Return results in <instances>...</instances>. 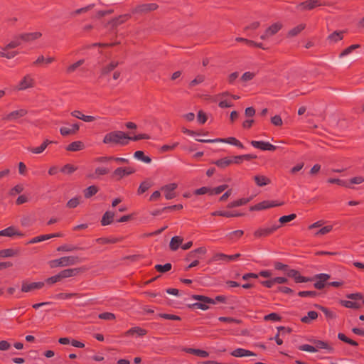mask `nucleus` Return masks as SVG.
Returning a JSON list of instances; mask_svg holds the SVG:
<instances>
[{"label":"nucleus","mask_w":364,"mask_h":364,"mask_svg":"<svg viewBox=\"0 0 364 364\" xmlns=\"http://www.w3.org/2000/svg\"><path fill=\"white\" fill-rule=\"evenodd\" d=\"M127 138L129 136L121 131H114L107 134L103 139L105 144H117L120 145L127 144Z\"/></svg>","instance_id":"obj_1"},{"label":"nucleus","mask_w":364,"mask_h":364,"mask_svg":"<svg viewBox=\"0 0 364 364\" xmlns=\"http://www.w3.org/2000/svg\"><path fill=\"white\" fill-rule=\"evenodd\" d=\"M78 262V258L75 256L62 257L59 259L48 262L50 268L64 267L75 265Z\"/></svg>","instance_id":"obj_2"},{"label":"nucleus","mask_w":364,"mask_h":364,"mask_svg":"<svg viewBox=\"0 0 364 364\" xmlns=\"http://www.w3.org/2000/svg\"><path fill=\"white\" fill-rule=\"evenodd\" d=\"M326 5L321 0H306L299 3L296 8L300 11H310L317 7Z\"/></svg>","instance_id":"obj_3"},{"label":"nucleus","mask_w":364,"mask_h":364,"mask_svg":"<svg viewBox=\"0 0 364 364\" xmlns=\"http://www.w3.org/2000/svg\"><path fill=\"white\" fill-rule=\"evenodd\" d=\"M196 140L200 142H203V143L223 142V143H228L230 144L235 145L240 148H243V145L242 144V143L234 137H229L227 139H197Z\"/></svg>","instance_id":"obj_4"},{"label":"nucleus","mask_w":364,"mask_h":364,"mask_svg":"<svg viewBox=\"0 0 364 364\" xmlns=\"http://www.w3.org/2000/svg\"><path fill=\"white\" fill-rule=\"evenodd\" d=\"M178 185L176 183H171L164 185L161 187V191L164 192L165 198L167 200H171L176 197L174 191L177 188Z\"/></svg>","instance_id":"obj_5"},{"label":"nucleus","mask_w":364,"mask_h":364,"mask_svg":"<svg viewBox=\"0 0 364 364\" xmlns=\"http://www.w3.org/2000/svg\"><path fill=\"white\" fill-rule=\"evenodd\" d=\"M282 27V23H275L272 24V26H269L264 33L260 36V38L262 40H267L270 36L276 34Z\"/></svg>","instance_id":"obj_6"},{"label":"nucleus","mask_w":364,"mask_h":364,"mask_svg":"<svg viewBox=\"0 0 364 364\" xmlns=\"http://www.w3.org/2000/svg\"><path fill=\"white\" fill-rule=\"evenodd\" d=\"M158 8L156 4H145L136 6L133 9L132 12L134 14H144L151 11H154Z\"/></svg>","instance_id":"obj_7"},{"label":"nucleus","mask_w":364,"mask_h":364,"mask_svg":"<svg viewBox=\"0 0 364 364\" xmlns=\"http://www.w3.org/2000/svg\"><path fill=\"white\" fill-rule=\"evenodd\" d=\"M43 286L44 283L41 282L28 283L23 281L22 282L21 291L25 293L31 292L35 289H41Z\"/></svg>","instance_id":"obj_8"},{"label":"nucleus","mask_w":364,"mask_h":364,"mask_svg":"<svg viewBox=\"0 0 364 364\" xmlns=\"http://www.w3.org/2000/svg\"><path fill=\"white\" fill-rule=\"evenodd\" d=\"M33 78L30 75H27L21 80L16 89L18 90H24L27 88L33 87Z\"/></svg>","instance_id":"obj_9"},{"label":"nucleus","mask_w":364,"mask_h":364,"mask_svg":"<svg viewBox=\"0 0 364 364\" xmlns=\"http://www.w3.org/2000/svg\"><path fill=\"white\" fill-rule=\"evenodd\" d=\"M28 113L27 109L24 108L19 109L18 110H15L7 114L4 119L9 121L16 120L20 117L25 116Z\"/></svg>","instance_id":"obj_10"},{"label":"nucleus","mask_w":364,"mask_h":364,"mask_svg":"<svg viewBox=\"0 0 364 364\" xmlns=\"http://www.w3.org/2000/svg\"><path fill=\"white\" fill-rule=\"evenodd\" d=\"M231 355L237 358L255 356L256 354L250 350L244 348H237L231 352Z\"/></svg>","instance_id":"obj_11"},{"label":"nucleus","mask_w":364,"mask_h":364,"mask_svg":"<svg viewBox=\"0 0 364 364\" xmlns=\"http://www.w3.org/2000/svg\"><path fill=\"white\" fill-rule=\"evenodd\" d=\"M330 278V276L327 274H319L316 276V282L314 286L316 289H321L323 288L325 285V282H326Z\"/></svg>","instance_id":"obj_12"},{"label":"nucleus","mask_w":364,"mask_h":364,"mask_svg":"<svg viewBox=\"0 0 364 364\" xmlns=\"http://www.w3.org/2000/svg\"><path fill=\"white\" fill-rule=\"evenodd\" d=\"M42 36L41 32L24 33L19 36V38L26 42L32 41L39 38Z\"/></svg>","instance_id":"obj_13"},{"label":"nucleus","mask_w":364,"mask_h":364,"mask_svg":"<svg viewBox=\"0 0 364 364\" xmlns=\"http://www.w3.org/2000/svg\"><path fill=\"white\" fill-rule=\"evenodd\" d=\"M282 203H275L274 202L270 201H263L262 203H259L257 204L256 205L251 208L252 210H264L269 208L280 205Z\"/></svg>","instance_id":"obj_14"},{"label":"nucleus","mask_w":364,"mask_h":364,"mask_svg":"<svg viewBox=\"0 0 364 364\" xmlns=\"http://www.w3.org/2000/svg\"><path fill=\"white\" fill-rule=\"evenodd\" d=\"M286 274L287 277L293 278L296 282H306L308 279L299 274L295 269H289L287 271Z\"/></svg>","instance_id":"obj_15"},{"label":"nucleus","mask_w":364,"mask_h":364,"mask_svg":"<svg viewBox=\"0 0 364 364\" xmlns=\"http://www.w3.org/2000/svg\"><path fill=\"white\" fill-rule=\"evenodd\" d=\"M14 235L23 236V235L18 232L14 226H10L0 231V236L13 237Z\"/></svg>","instance_id":"obj_16"},{"label":"nucleus","mask_w":364,"mask_h":364,"mask_svg":"<svg viewBox=\"0 0 364 364\" xmlns=\"http://www.w3.org/2000/svg\"><path fill=\"white\" fill-rule=\"evenodd\" d=\"M240 256V254H235L234 255H227L223 253H217L213 257L212 260L213 261H218V260L231 261V260L238 258Z\"/></svg>","instance_id":"obj_17"},{"label":"nucleus","mask_w":364,"mask_h":364,"mask_svg":"<svg viewBox=\"0 0 364 364\" xmlns=\"http://www.w3.org/2000/svg\"><path fill=\"white\" fill-rule=\"evenodd\" d=\"M80 272V269H66L61 271L60 273L61 279L68 278L76 276Z\"/></svg>","instance_id":"obj_18"},{"label":"nucleus","mask_w":364,"mask_h":364,"mask_svg":"<svg viewBox=\"0 0 364 364\" xmlns=\"http://www.w3.org/2000/svg\"><path fill=\"white\" fill-rule=\"evenodd\" d=\"M85 149V144L80 141H75L70 144L66 149L70 151H77Z\"/></svg>","instance_id":"obj_19"},{"label":"nucleus","mask_w":364,"mask_h":364,"mask_svg":"<svg viewBox=\"0 0 364 364\" xmlns=\"http://www.w3.org/2000/svg\"><path fill=\"white\" fill-rule=\"evenodd\" d=\"M183 240L179 236H174L171 238L169 247L171 250L176 251L178 247L182 244Z\"/></svg>","instance_id":"obj_20"},{"label":"nucleus","mask_w":364,"mask_h":364,"mask_svg":"<svg viewBox=\"0 0 364 364\" xmlns=\"http://www.w3.org/2000/svg\"><path fill=\"white\" fill-rule=\"evenodd\" d=\"M79 130V125L75 124L73 125L71 129L67 127H61L60 129V132L63 136H67L69 134H75Z\"/></svg>","instance_id":"obj_21"},{"label":"nucleus","mask_w":364,"mask_h":364,"mask_svg":"<svg viewBox=\"0 0 364 364\" xmlns=\"http://www.w3.org/2000/svg\"><path fill=\"white\" fill-rule=\"evenodd\" d=\"M254 180L258 186H264L270 183L271 181L269 178L262 176L257 175L254 177Z\"/></svg>","instance_id":"obj_22"},{"label":"nucleus","mask_w":364,"mask_h":364,"mask_svg":"<svg viewBox=\"0 0 364 364\" xmlns=\"http://www.w3.org/2000/svg\"><path fill=\"white\" fill-rule=\"evenodd\" d=\"M343 31H335L330 34L327 39L331 43H336L343 39Z\"/></svg>","instance_id":"obj_23"},{"label":"nucleus","mask_w":364,"mask_h":364,"mask_svg":"<svg viewBox=\"0 0 364 364\" xmlns=\"http://www.w3.org/2000/svg\"><path fill=\"white\" fill-rule=\"evenodd\" d=\"M52 141L46 139L43 141V143L38 147L29 148L28 150L31 151L33 154H41L42 153L48 146V144H51Z\"/></svg>","instance_id":"obj_24"},{"label":"nucleus","mask_w":364,"mask_h":364,"mask_svg":"<svg viewBox=\"0 0 364 364\" xmlns=\"http://www.w3.org/2000/svg\"><path fill=\"white\" fill-rule=\"evenodd\" d=\"M114 217V213L111 211H107L105 213L101 223L102 225H107L112 223L113 218Z\"/></svg>","instance_id":"obj_25"},{"label":"nucleus","mask_w":364,"mask_h":364,"mask_svg":"<svg viewBox=\"0 0 364 364\" xmlns=\"http://www.w3.org/2000/svg\"><path fill=\"white\" fill-rule=\"evenodd\" d=\"M184 350L188 353H192L201 358H207L209 355L207 351L200 349L185 348Z\"/></svg>","instance_id":"obj_26"},{"label":"nucleus","mask_w":364,"mask_h":364,"mask_svg":"<svg viewBox=\"0 0 364 364\" xmlns=\"http://www.w3.org/2000/svg\"><path fill=\"white\" fill-rule=\"evenodd\" d=\"M129 18V14L120 15L118 17L113 18L109 23L113 26H117L122 23L125 22Z\"/></svg>","instance_id":"obj_27"},{"label":"nucleus","mask_w":364,"mask_h":364,"mask_svg":"<svg viewBox=\"0 0 364 364\" xmlns=\"http://www.w3.org/2000/svg\"><path fill=\"white\" fill-rule=\"evenodd\" d=\"M306 27V25L304 23H301L293 28L290 29L288 32L289 37H294L297 36L300 32H301Z\"/></svg>","instance_id":"obj_28"},{"label":"nucleus","mask_w":364,"mask_h":364,"mask_svg":"<svg viewBox=\"0 0 364 364\" xmlns=\"http://www.w3.org/2000/svg\"><path fill=\"white\" fill-rule=\"evenodd\" d=\"M119 65L118 61L112 60L102 69V74L107 75Z\"/></svg>","instance_id":"obj_29"},{"label":"nucleus","mask_w":364,"mask_h":364,"mask_svg":"<svg viewBox=\"0 0 364 364\" xmlns=\"http://www.w3.org/2000/svg\"><path fill=\"white\" fill-rule=\"evenodd\" d=\"M270 228H260L255 231L254 235L256 237H266L271 234Z\"/></svg>","instance_id":"obj_30"},{"label":"nucleus","mask_w":364,"mask_h":364,"mask_svg":"<svg viewBox=\"0 0 364 364\" xmlns=\"http://www.w3.org/2000/svg\"><path fill=\"white\" fill-rule=\"evenodd\" d=\"M317 317H318L317 312H316L314 311H311L308 312L307 316L302 317L301 321L303 323H309L311 321L316 319Z\"/></svg>","instance_id":"obj_31"},{"label":"nucleus","mask_w":364,"mask_h":364,"mask_svg":"<svg viewBox=\"0 0 364 364\" xmlns=\"http://www.w3.org/2000/svg\"><path fill=\"white\" fill-rule=\"evenodd\" d=\"M55 235H44L38 236V237H33V239H31L28 243V244H34V243L43 242L44 240L55 237Z\"/></svg>","instance_id":"obj_32"},{"label":"nucleus","mask_w":364,"mask_h":364,"mask_svg":"<svg viewBox=\"0 0 364 364\" xmlns=\"http://www.w3.org/2000/svg\"><path fill=\"white\" fill-rule=\"evenodd\" d=\"M98 188L95 186H90L84 191V196L86 198H89L96 194Z\"/></svg>","instance_id":"obj_33"},{"label":"nucleus","mask_w":364,"mask_h":364,"mask_svg":"<svg viewBox=\"0 0 364 364\" xmlns=\"http://www.w3.org/2000/svg\"><path fill=\"white\" fill-rule=\"evenodd\" d=\"M314 345L317 350L318 349H326L328 352H332L333 348L330 347L327 343L322 341H316L314 342Z\"/></svg>","instance_id":"obj_34"},{"label":"nucleus","mask_w":364,"mask_h":364,"mask_svg":"<svg viewBox=\"0 0 364 364\" xmlns=\"http://www.w3.org/2000/svg\"><path fill=\"white\" fill-rule=\"evenodd\" d=\"M109 170L104 167H97L95 168V174H90L88 176L90 178H95V176H102L108 173Z\"/></svg>","instance_id":"obj_35"},{"label":"nucleus","mask_w":364,"mask_h":364,"mask_svg":"<svg viewBox=\"0 0 364 364\" xmlns=\"http://www.w3.org/2000/svg\"><path fill=\"white\" fill-rule=\"evenodd\" d=\"M79 248L77 246H75V245H61V246L58 247L57 248V250L60 251V252H69L75 251V250H77Z\"/></svg>","instance_id":"obj_36"},{"label":"nucleus","mask_w":364,"mask_h":364,"mask_svg":"<svg viewBox=\"0 0 364 364\" xmlns=\"http://www.w3.org/2000/svg\"><path fill=\"white\" fill-rule=\"evenodd\" d=\"M16 255V251L13 249H5L0 251V257H11Z\"/></svg>","instance_id":"obj_37"},{"label":"nucleus","mask_w":364,"mask_h":364,"mask_svg":"<svg viewBox=\"0 0 364 364\" xmlns=\"http://www.w3.org/2000/svg\"><path fill=\"white\" fill-rule=\"evenodd\" d=\"M248 201H249V199H245V198L239 199V200H237L230 203L228 205V208H235V207H239V206L246 204Z\"/></svg>","instance_id":"obj_38"},{"label":"nucleus","mask_w":364,"mask_h":364,"mask_svg":"<svg viewBox=\"0 0 364 364\" xmlns=\"http://www.w3.org/2000/svg\"><path fill=\"white\" fill-rule=\"evenodd\" d=\"M134 333H136L139 336H144L146 333V331L139 327H134L129 329L126 333L127 335H133Z\"/></svg>","instance_id":"obj_39"},{"label":"nucleus","mask_w":364,"mask_h":364,"mask_svg":"<svg viewBox=\"0 0 364 364\" xmlns=\"http://www.w3.org/2000/svg\"><path fill=\"white\" fill-rule=\"evenodd\" d=\"M232 161L231 159H228L227 158H224L220 160H218L215 162V164L220 168H225L232 164Z\"/></svg>","instance_id":"obj_40"},{"label":"nucleus","mask_w":364,"mask_h":364,"mask_svg":"<svg viewBox=\"0 0 364 364\" xmlns=\"http://www.w3.org/2000/svg\"><path fill=\"white\" fill-rule=\"evenodd\" d=\"M24 187L22 184H17L9 191V195L14 196L23 192Z\"/></svg>","instance_id":"obj_41"},{"label":"nucleus","mask_w":364,"mask_h":364,"mask_svg":"<svg viewBox=\"0 0 364 364\" xmlns=\"http://www.w3.org/2000/svg\"><path fill=\"white\" fill-rule=\"evenodd\" d=\"M80 197L73 198L68 201L66 206L69 208H74L80 204Z\"/></svg>","instance_id":"obj_42"},{"label":"nucleus","mask_w":364,"mask_h":364,"mask_svg":"<svg viewBox=\"0 0 364 364\" xmlns=\"http://www.w3.org/2000/svg\"><path fill=\"white\" fill-rule=\"evenodd\" d=\"M318 308L324 313L325 316L328 319H334L336 318V314L334 312L328 310V309L321 306H318Z\"/></svg>","instance_id":"obj_43"},{"label":"nucleus","mask_w":364,"mask_h":364,"mask_svg":"<svg viewBox=\"0 0 364 364\" xmlns=\"http://www.w3.org/2000/svg\"><path fill=\"white\" fill-rule=\"evenodd\" d=\"M21 45V42L18 41H11L7 43L4 47L1 48L2 50L7 51L9 50L15 48Z\"/></svg>","instance_id":"obj_44"},{"label":"nucleus","mask_w":364,"mask_h":364,"mask_svg":"<svg viewBox=\"0 0 364 364\" xmlns=\"http://www.w3.org/2000/svg\"><path fill=\"white\" fill-rule=\"evenodd\" d=\"M360 47L359 44H355L349 46L348 48H346L340 55V58H343L348 55H349L353 50L355 48H358Z\"/></svg>","instance_id":"obj_45"},{"label":"nucleus","mask_w":364,"mask_h":364,"mask_svg":"<svg viewBox=\"0 0 364 364\" xmlns=\"http://www.w3.org/2000/svg\"><path fill=\"white\" fill-rule=\"evenodd\" d=\"M17 51H11L10 50L7 51H0V56L4 57L7 59H11L14 58L16 55H18Z\"/></svg>","instance_id":"obj_46"},{"label":"nucleus","mask_w":364,"mask_h":364,"mask_svg":"<svg viewBox=\"0 0 364 364\" xmlns=\"http://www.w3.org/2000/svg\"><path fill=\"white\" fill-rule=\"evenodd\" d=\"M84 63V60H80L77 61L76 63L70 65L67 68V73H73L79 66L82 65Z\"/></svg>","instance_id":"obj_47"},{"label":"nucleus","mask_w":364,"mask_h":364,"mask_svg":"<svg viewBox=\"0 0 364 364\" xmlns=\"http://www.w3.org/2000/svg\"><path fill=\"white\" fill-rule=\"evenodd\" d=\"M341 303L343 306H344L346 308L359 309L360 307V306L358 304H357L355 302L350 301L343 300V301H341Z\"/></svg>","instance_id":"obj_48"},{"label":"nucleus","mask_w":364,"mask_h":364,"mask_svg":"<svg viewBox=\"0 0 364 364\" xmlns=\"http://www.w3.org/2000/svg\"><path fill=\"white\" fill-rule=\"evenodd\" d=\"M251 144L255 148L266 150L267 146L264 144H267V142L262 141H252Z\"/></svg>","instance_id":"obj_49"},{"label":"nucleus","mask_w":364,"mask_h":364,"mask_svg":"<svg viewBox=\"0 0 364 364\" xmlns=\"http://www.w3.org/2000/svg\"><path fill=\"white\" fill-rule=\"evenodd\" d=\"M113 176L117 177L118 179L122 178L125 174V170L124 167H119L116 168L113 172Z\"/></svg>","instance_id":"obj_50"},{"label":"nucleus","mask_w":364,"mask_h":364,"mask_svg":"<svg viewBox=\"0 0 364 364\" xmlns=\"http://www.w3.org/2000/svg\"><path fill=\"white\" fill-rule=\"evenodd\" d=\"M155 268L157 271L160 272H166L171 269V264L170 263H166L164 265L156 264L155 266Z\"/></svg>","instance_id":"obj_51"},{"label":"nucleus","mask_w":364,"mask_h":364,"mask_svg":"<svg viewBox=\"0 0 364 364\" xmlns=\"http://www.w3.org/2000/svg\"><path fill=\"white\" fill-rule=\"evenodd\" d=\"M338 337L340 340H341L342 341H344L347 343H349L352 346H358V343L347 338L343 333H338Z\"/></svg>","instance_id":"obj_52"},{"label":"nucleus","mask_w":364,"mask_h":364,"mask_svg":"<svg viewBox=\"0 0 364 364\" xmlns=\"http://www.w3.org/2000/svg\"><path fill=\"white\" fill-rule=\"evenodd\" d=\"M296 217V214H291L289 215H284L279 218V221L282 224L287 223L295 219Z\"/></svg>","instance_id":"obj_53"},{"label":"nucleus","mask_w":364,"mask_h":364,"mask_svg":"<svg viewBox=\"0 0 364 364\" xmlns=\"http://www.w3.org/2000/svg\"><path fill=\"white\" fill-rule=\"evenodd\" d=\"M193 297L195 300H198L200 302L202 301V302H205V303L215 304V301L213 299H211L208 297L204 296L194 295Z\"/></svg>","instance_id":"obj_54"},{"label":"nucleus","mask_w":364,"mask_h":364,"mask_svg":"<svg viewBox=\"0 0 364 364\" xmlns=\"http://www.w3.org/2000/svg\"><path fill=\"white\" fill-rule=\"evenodd\" d=\"M76 169L77 168L75 167L74 166L70 164H66L61 168V171L70 174L73 173Z\"/></svg>","instance_id":"obj_55"},{"label":"nucleus","mask_w":364,"mask_h":364,"mask_svg":"<svg viewBox=\"0 0 364 364\" xmlns=\"http://www.w3.org/2000/svg\"><path fill=\"white\" fill-rule=\"evenodd\" d=\"M255 76V73L252 72H246L245 73L242 77L241 80L243 82H247L253 79V77Z\"/></svg>","instance_id":"obj_56"},{"label":"nucleus","mask_w":364,"mask_h":364,"mask_svg":"<svg viewBox=\"0 0 364 364\" xmlns=\"http://www.w3.org/2000/svg\"><path fill=\"white\" fill-rule=\"evenodd\" d=\"M299 349L301 350H304V351H306V352H310V353H314V352L317 351V349L316 348L315 346H310V345H308V344H305V345L301 346L299 347Z\"/></svg>","instance_id":"obj_57"},{"label":"nucleus","mask_w":364,"mask_h":364,"mask_svg":"<svg viewBox=\"0 0 364 364\" xmlns=\"http://www.w3.org/2000/svg\"><path fill=\"white\" fill-rule=\"evenodd\" d=\"M99 318L104 320H113L115 318V315L110 312H105L100 314Z\"/></svg>","instance_id":"obj_58"},{"label":"nucleus","mask_w":364,"mask_h":364,"mask_svg":"<svg viewBox=\"0 0 364 364\" xmlns=\"http://www.w3.org/2000/svg\"><path fill=\"white\" fill-rule=\"evenodd\" d=\"M151 186V184L147 182H143L139 187L138 193L139 194H141L146 191Z\"/></svg>","instance_id":"obj_59"},{"label":"nucleus","mask_w":364,"mask_h":364,"mask_svg":"<svg viewBox=\"0 0 364 364\" xmlns=\"http://www.w3.org/2000/svg\"><path fill=\"white\" fill-rule=\"evenodd\" d=\"M228 188L227 185H221L215 188L210 189V194H219Z\"/></svg>","instance_id":"obj_60"},{"label":"nucleus","mask_w":364,"mask_h":364,"mask_svg":"<svg viewBox=\"0 0 364 364\" xmlns=\"http://www.w3.org/2000/svg\"><path fill=\"white\" fill-rule=\"evenodd\" d=\"M332 230V226H325L315 233L316 235H326Z\"/></svg>","instance_id":"obj_61"},{"label":"nucleus","mask_w":364,"mask_h":364,"mask_svg":"<svg viewBox=\"0 0 364 364\" xmlns=\"http://www.w3.org/2000/svg\"><path fill=\"white\" fill-rule=\"evenodd\" d=\"M205 80V77L203 75H198L194 80H193L190 82V86H195L198 84L203 82Z\"/></svg>","instance_id":"obj_62"},{"label":"nucleus","mask_w":364,"mask_h":364,"mask_svg":"<svg viewBox=\"0 0 364 364\" xmlns=\"http://www.w3.org/2000/svg\"><path fill=\"white\" fill-rule=\"evenodd\" d=\"M243 235V231L238 230L233 232H230L227 236L229 237L230 239H233L235 237H240Z\"/></svg>","instance_id":"obj_63"},{"label":"nucleus","mask_w":364,"mask_h":364,"mask_svg":"<svg viewBox=\"0 0 364 364\" xmlns=\"http://www.w3.org/2000/svg\"><path fill=\"white\" fill-rule=\"evenodd\" d=\"M28 197L26 195H21L16 199V204L21 205L28 201Z\"/></svg>","instance_id":"obj_64"}]
</instances>
